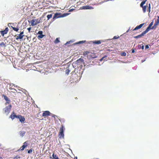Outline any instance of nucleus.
I'll use <instances>...</instances> for the list:
<instances>
[{
	"instance_id": "f257e3e1",
	"label": "nucleus",
	"mask_w": 159,
	"mask_h": 159,
	"mask_svg": "<svg viewBox=\"0 0 159 159\" xmlns=\"http://www.w3.org/2000/svg\"><path fill=\"white\" fill-rule=\"evenodd\" d=\"M68 15V14L67 13L62 14L60 13H56L53 16L51 21L52 22H53L57 19L64 17Z\"/></svg>"
},
{
	"instance_id": "f03ea898",
	"label": "nucleus",
	"mask_w": 159,
	"mask_h": 159,
	"mask_svg": "<svg viewBox=\"0 0 159 159\" xmlns=\"http://www.w3.org/2000/svg\"><path fill=\"white\" fill-rule=\"evenodd\" d=\"M84 55H87V58L89 59L97 57V56L95 53H92L89 51H86L85 52Z\"/></svg>"
},
{
	"instance_id": "7ed1b4c3",
	"label": "nucleus",
	"mask_w": 159,
	"mask_h": 159,
	"mask_svg": "<svg viewBox=\"0 0 159 159\" xmlns=\"http://www.w3.org/2000/svg\"><path fill=\"white\" fill-rule=\"evenodd\" d=\"M65 129L64 126L62 125L60 128V132L58 135V137L60 139L64 138V131Z\"/></svg>"
},
{
	"instance_id": "20e7f679",
	"label": "nucleus",
	"mask_w": 159,
	"mask_h": 159,
	"mask_svg": "<svg viewBox=\"0 0 159 159\" xmlns=\"http://www.w3.org/2000/svg\"><path fill=\"white\" fill-rule=\"evenodd\" d=\"M84 61L83 59L80 58L73 62V64L76 65L77 66H78L79 65L82 66L83 63H84Z\"/></svg>"
},
{
	"instance_id": "39448f33",
	"label": "nucleus",
	"mask_w": 159,
	"mask_h": 159,
	"mask_svg": "<svg viewBox=\"0 0 159 159\" xmlns=\"http://www.w3.org/2000/svg\"><path fill=\"white\" fill-rule=\"evenodd\" d=\"M147 1V0H143L142 2L140 4V7L142 8L143 13H145L146 12V8L148 7L147 5L144 6L143 5Z\"/></svg>"
},
{
	"instance_id": "423d86ee",
	"label": "nucleus",
	"mask_w": 159,
	"mask_h": 159,
	"mask_svg": "<svg viewBox=\"0 0 159 159\" xmlns=\"http://www.w3.org/2000/svg\"><path fill=\"white\" fill-rule=\"evenodd\" d=\"M11 105H9V106L6 107L3 110L4 113L7 115H8L9 113L11 110Z\"/></svg>"
},
{
	"instance_id": "0eeeda50",
	"label": "nucleus",
	"mask_w": 159,
	"mask_h": 159,
	"mask_svg": "<svg viewBox=\"0 0 159 159\" xmlns=\"http://www.w3.org/2000/svg\"><path fill=\"white\" fill-rule=\"evenodd\" d=\"M40 23V20L33 19L31 20V25L32 26H34L37 24Z\"/></svg>"
},
{
	"instance_id": "6e6552de",
	"label": "nucleus",
	"mask_w": 159,
	"mask_h": 159,
	"mask_svg": "<svg viewBox=\"0 0 159 159\" xmlns=\"http://www.w3.org/2000/svg\"><path fill=\"white\" fill-rule=\"evenodd\" d=\"M17 86L13 84H9V89L10 90H14L15 91H13L14 93H16L17 92L16 90L15 89V87H17Z\"/></svg>"
},
{
	"instance_id": "1a4fd4ad",
	"label": "nucleus",
	"mask_w": 159,
	"mask_h": 159,
	"mask_svg": "<svg viewBox=\"0 0 159 159\" xmlns=\"http://www.w3.org/2000/svg\"><path fill=\"white\" fill-rule=\"evenodd\" d=\"M8 27H7L5 28V29L3 30H1L0 32L3 36H4V34H7L8 31Z\"/></svg>"
},
{
	"instance_id": "9d476101",
	"label": "nucleus",
	"mask_w": 159,
	"mask_h": 159,
	"mask_svg": "<svg viewBox=\"0 0 159 159\" xmlns=\"http://www.w3.org/2000/svg\"><path fill=\"white\" fill-rule=\"evenodd\" d=\"M27 146L28 143L27 141H26L23 143V145L20 148L19 150L21 151H23Z\"/></svg>"
},
{
	"instance_id": "9b49d317",
	"label": "nucleus",
	"mask_w": 159,
	"mask_h": 159,
	"mask_svg": "<svg viewBox=\"0 0 159 159\" xmlns=\"http://www.w3.org/2000/svg\"><path fill=\"white\" fill-rule=\"evenodd\" d=\"M18 115H16L15 113L13 111L11 113L10 115V117L11 118L12 120H13L15 118H17L18 117Z\"/></svg>"
},
{
	"instance_id": "f8f14e48",
	"label": "nucleus",
	"mask_w": 159,
	"mask_h": 159,
	"mask_svg": "<svg viewBox=\"0 0 159 159\" xmlns=\"http://www.w3.org/2000/svg\"><path fill=\"white\" fill-rule=\"evenodd\" d=\"M153 21L152 22L147 28V29L145 30L147 33H148L151 29H152V27L151 28V27L153 25Z\"/></svg>"
},
{
	"instance_id": "ddd939ff",
	"label": "nucleus",
	"mask_w": 159,
	"mask_h": 159,
	"mask_svg": "<svg viewBox=\"0 0 159 159\" xmlns=\"http://www.w3.org/2000/svg\"><path fill=\"white\" fill-rule=\"evenodd\" d=\"M147 33L145 31H144L141 34L138 35L134 36V38L135 39H138L139 38H140L142 36H143L144 35V34H145Z\"/></svg>"
},
{
	"instance_id": "4468645a",
	"label": "nucleus",
	"mask_w": 159,
	"mask_h": 159,
	"mask_svg": "<svg viewBox=\"0 0 159 159\" xmlns=\"http://www.w3.org/2000/svg\"><path fill=\"white\" fill-rule=\"evenodd\" d=\"M3 96L4 97V99L6 101V102L5 103L6 105L9 104L10 103L11 101L9 99L8 97L5 95H3Z\"/></svg>"
},
{
	"instance_id": "2eb2a0df",
	"label": "nucleus",
	"mask_w": 159,
	"mask_h": 159,
	"mask_svg": "<svg viewBox=\"0 0 159 159\" xmlns=\"http://www.w3.org/2000/svg\"><path fill=\"white\" fill-rule=\"evenodd\" d=\"M18 117L17 118L18 119H19L20 121L22 122H24V121L25 120V119L24 116H21V115H18Z\"/></svg>"
},
{
	"instance_id": "dca6fc26",
	"label": "nucleus",
	"mask_w": 159,
	"mask_h": 159,
	"mask_svg": "<svg viewBox=\"0 0 159 159\" xmlns=\"http://www.w3.org/2000/svg\"><path fill=\"white\" fill-rule=\"evenodd\" d=\"M157 20L155 21V22L154 24V26L152 27V29H154L159 24V16H157Z\"/></svg>"
},
{
	"instance_id": "f3484780",
	"label": "nucleus",
	"mask_w": 159,
	"mask_h": 159,
	"mask_svg": "<svg viewBox=\"0 0 159 159\" xmlns=\"http://www.w3.org/2000/svg\"><path fill=\"white\" fill-rule=\"evenodd\" d=\"M50 112L48 111H43L42 116H43L46 117L49 116L50 115Z\"/></svg>"
},
{
	"instance_id": "a211bd4d",
	"label": "nucleus",
	"mask_w": 159,
	"mask_h": 159,
	"mask_svg": "<svg viewBox=\"0 0 159 159\" xmlns=\"http://www.w3.org/2000/svg\"><path fill=\"white\" fill-rule=\"evenodd\" d=\"M81 9H93V7L89 5H86L82 7Z\"/></svg>"
},
{
	"instance_id": "6ab92c4d",
	"label": "nucleus",
	"mask_w": 159,
	"mask_h": 159,
	"mask_svg": "<svg viewBox=\"0 0 159 159\" xmlns=\"http://www.w3.org/2000/svg\"><path fill=\"white\" fill-rule=\"evenodd\" d=\"M144 23H143L140 24L139 25L137 26L133 30V31L136 30L141 28L144 25Z\"/></svg>"
},
{
	"instance_id": "aec40b11",
	"label": "nucleus",
	"mask_w": 159,
	"mask_h": 159,
	"mask_svg": "<svg viewBox=\"0 0 159 159\" xmlns=\"http://www.w3.org/2000/svg\"><path fill=\"white\" fill-rule=\"evenodd\" d=\"M24 35H22L20 34H17V37L16 38V39L17 40L18 39H21L23 38Z\"/></svg>"
},
{
	"instance_id": "412c9836",
	"label": "nucleus",
	"mask_w": 159,
	"mask_h": 159,
	"mask_svg": "<svg viewBox=\"0 0 159 159\" xmlns=\"http://www.w3.org/2000/svg\"><path fill=\"white\" fill-rule=\"evenodd\" d=\"M93 43L94 44H100L101 43V41L100 40H97V41H93Z\"/></svg>"
},
{
	"instance_id": "4be33fe9",
	"label": "nucleus",
	"mask_w": 159,
	"mask_h": 159,
	"mask_svg": "<svg viewBox=\"0 0 159 159\" xmlns=\"http://www.w3.org/2000/svg\"><path fill=\"white\" fill-rule=\"evenodd\" d=\"M70 69L69 68V67H68L67 68L66 70V73L67 75H68L69 73L70 72Z\"/></svg>"
},
{
	"instance_id": "5701e85b",
	"label": "nucleus",
	"mask_w": 159,
	"mask_h": 159,
	"mask_svg": "<svg viewBox=\"0 0 159 159\" xmlns=\"http://www.w3.org/2000/svg\"><path fill=\"white\" fill-rule=\"evenodd\" d=\"M52 14H49L47 16V20H49L50 18H52Z\"/></svg>"
},
{
	"instance_id": "b1692460",
	"label": "nucleus",
	"mask_w": 159,
	"mask_h": 159,
	"mask_svg": "<svg viewBox=\"0 0 159 159\" xmlns=\"http://www.w3.org/2000/svg\"><path fill=\"white\" fill-rule=\"evenodd\" d=\"M52 157L53 159H59L58 157L56 154L53 153L52 154Z\"/></svg>"
},
{
	"instance_id": "393cba45",
	"label": "nucleus",
	"mask_w": 159,
	"mask_h": 159,
	"mask_svg": "<svg viewBox=\"0 0 159 159\" xmlns=\"http://www.w3.org/2000/svg\"><path fill=\"white\" fill-rule=\"evenodd\" d=\"M25 132L24 131H21L20 132V135L22 137L23 136L25 135Z\"/></svg>"
},
{
	"instance_id": "a878e982",
	"label": "nucleus",
	"mask_w": 159,
	"mask_h": 159,
	"mask_svg": "<svg viewBox=\"0 0 159 159\" xmlns=\"http://www.w3.org/2000/svg\"><path fill=\"white\" fill-rule=\"evenodd\" d=\"M44 36V35L43 34L39 35L37 36V38L38 39H40L42 38Z\"/></svg>"
},
{
	"instance_id": "bb28decb",
	"label": "nucleus",
	"mask_w": 159,
	"mask_h": 159,
	"mask_svg": "<svg viewBox=\"0 0 159 159\" xmlns=\"http://www.w3.org/2000/svg\"><path fill=\"white\" fill-rule=\"evenodd\" d=\"M107 55H105V56H104L100 60V61H102L104 60H106V61H107V59H104L105 58H106L107 57Z\"/></svg>"
},
{
	"instance_id": "cd10ccee",
	"label": "nucleus",
	"mask_w": 159,
	"mask_h": 159,
	"mask_svg": "<svg viewBox=\"0 0 159 159\" xmlns=\"http://www.w3.org/2000/svg\"><path fill=\"white\" fill-rule=\"evenodd\" d=\"M85 41H80L79 42H77L75 43L76 44H81V43H84L85 42Z\"/></svg>"
},
{
	"instance_id": "c85d7f7f",
	"label": "nucleus",
	"mask_w": 159,
	"mask_h": 159,
	"mask_svg": "<svg viewBox=\"0 0 159 159\" xmlns=\"http://www.w3.org/2000/svg\"><path fill=\"white\" fill-rule=\"evenodd\" d=\"M12 28L13 29V30L16 31H18L19 30V28H15V27H12Z\"/></svg>"
},
{
	"instance_id": "c756f323",
	"label": "nucleus",
	"mask_w": 159,
	"mask_h": 159,
	"mask_svg": "<svg viewBox=\"0 0 159 159\" xmlns=\"http://www.w3.org/2000/svg\"><path fill=\"white\" fill-rule=\"evenodd\" d=\"M5 46V45L3 42H2L1 43H0V47H3Z\"/></svg>"
},
{
	"instance_id": "7c9ffc66",
	"label": "nucleus",
	"mask_w": 159,
	"mask_h": 159,
	"mask_svg": "<svg viewBox=\"0 0 159 159\" xmlns=\"http://www.w3.org/2000/svg\"><path fill=\"white\" fill-rule=\"evenodd\" d=\"M60 42V41L59 40L58 38H57L54 41V43H58Z\"/></svg>"
},
{
	"instance_id": "2f4dec72",
	"label": "nucleus",
	"mask_w": 159,
	"mask_h": 159,
	"mask_svg": "<svg viewBox=\"0 0 159 159\" xmlns=\"http://www.w3.org/2000/svg\"><path fill=\"white\" fill-rule=\"evenodd\" d=\"M148 11L149 12H150L151 11V4L150 3L148 5Z\"/></svg>"
},
{
	"instance_id": "473e14b6",
	"label": "nucleus",
	"mask_w": 159,
	"mask_h": 159,
	"mask_svg": "<svg viewBox=\"0 0 159 159\" xmlns=\"http://www.w3.org/2000/svg\"><path fill=\"white\" fill-rule=\"evenodd\" d=\"M33 150L32 149H30V150H28V153H30L32 152Z\"/></svg>"
},
{
	"instance_id": "72a5a7b5",
	"label": "nucleus",
	"mask_w": 159,
	"mask_h": 159,
	"mask_svg": "<svg viewBox=\"0 0 159 159\" xmlns=\"http://www.w3.org/2000/svg\"><path fill=\"white\" fill-rule=\"evenodd\" d=\"M126 55V54L125 52H123L122 53L121 56H125Z\"/></svg>"
},
{
	"instance_id": "f704fd0d",
	"label": "nucleus",
	"mask_w": 159,
	"mask_h": 159,
	"mask_svg": "<svg viewBox=\"0 0 159 159\" xmlns=\"http://www.w3.org/2000/svg\"><path fill=\"white\" fill-rule=\"evenodd\" d=\"M20 158V157L18 156V155H17L14 158V159H18V158Z\"/></svg>"
},
{
	"instance_id": "c9c22d12",
	"label": "nucleus",
	"mask_w": 159,
	"mask_h": 159,
	"mask_svg": "<svg viewBox=\"0 0 159 159\" xmlns=\"http://www.w3.org/2000/svg\"><path fill=\"white\" fill-rule=\"evenodd\" d=\"M38 34L40 35L43 34V32L41 31H39L38 32Z\"/></svg>"
},
{
	"instance_id": "e433bc0d",
	"label": "nucleus",
	"mask_w": 159,
	"mask_h": 159,
	"mask_svg": "<svg viewBox=\"0 0 159 159\" xmlns=\"http://www.w3.org/2000/svg\"><path fill=\"white\" fill-rule=\"evenodd\" d=\"M118 38H119V36L117 37V36H114V37L113 39H118Z\"/></svg>"
},
{
	"instance_id": "4c0bfd02",
	"label": "nucleus",
	"mask_w": 159,
	"mask_h": 159,
	"mask_svg": "<svg viewBox=\"0 0 159 159\" xmlns=\"http://www.w3.org/2000/svg\"><path fill=\"white\" fill-rule=\"evenodd\" d=\"M31 29V27H29L27 28V30H28L29 32H30V30Z\"/></svg>"
},
{
	"instance_id": "58836bf2",
	"label": "nucleus",
	"mask_w": 159,
	"mask_h": 159,
	"mask_svg": "<svg viewBox=\"0 0 159 159\" xmlns=\"http://www.w3.org/2000/svg\"><path fill=\"white\" fill-rule=\"evenodd\" d=\"M149 48V47L148 45H147L145 46V48L146 49Z\"/></svg>"
},
{
	"instance_id": "ea45409f",
	"label": "nucleus",
	"mask_w": 159,
	"mask_h": 159,
	"mask_svg": "<svg viewBox=\"0 0 159 159\" xmlns=\"http://www.w3.org/2000/svg\"><path fill=\"white\" fill-rule=\"evenodd\" d=\"M24 34V32L23 31H22L20 33V34H21V35H24L23 34Z\"/></svg>"
},
{
	"instance_id": "a19ab883",
	"label": "nucleus",
	"mask_w": 159,
	"mask_h": 159,
	"mask_svg": "<svg viewBox=\"0 0 159 159\" xmlns=\"http://www.w3.org/2000/svg\"><path fill=\"white\" fill-rule=\"evenodd\" d=\"M134 52H135L134 49H132V53H134Z\"/></svg>"
},
{
	"instance_id": "79ce46f5",
	"label": "nucleus",
	"mask_w": 159,
	"mask_h": 159,
	"mask_svg": "<svg viewBox=\"0 0 159 159\" xmlns=\"http://www.w3.org/2000/svg\"><path fill=\"white\" fill-rule=\"evenodd\" d=\"M144 48V46L143 45L142 47V49H143Z\"/></svg>"
},
{
	"instance_id": "37998d69",
	"label": "nucleus",
	"mask_w": 159,
	"mask_h": 159,
	"mask_svg": "<svg viewBox=\"0 0 159 159\" xmlns=\"http://www.w3.org/2000/svg\"><path fill=\"white\" fill-rule=\"evenodd\" d=\"M74 159H77V157H75V158H74Z\"/></svg>"
},
{
	"instance_id": "c03bdc74",
	"label": "nucleus",
	"mask_w": 159,
	"mask_h": 159,
	"mask_svg": "<svg viewBox=\"0 0 159 159\" xmlns=\"http://www.w3.org/2000/svg\"><path fill=\"white\" fill-rule=\"evenodd\" d=\"M55 115H53L52 116L53 117H55Z\"/></svg>"
},
{
	"instance_id": "a18cd8bd",
	"label": "nucleus",
	"mask_w": 159,
	"mask_h": 159,
	"mask_svg": "<svg viewBox=\"0 0 159 159\" xmlns=\"http://www.w3.org/2000/svg\"><path fill=\"white\" fill-rule=\"evenodd\" d=\"M13 90V91H12V92H13V91H15L14 90Z\"/></svg>"
},
{
	"instance_id": "49530a36",
	"label": "nucleus",
	"mask_w": 159,
	"mask_h": 159,
	"mask_svg": "<svg viewBox=\"0 0 159 159\" xmlns=\"http://www.w3.org/2000/svg\"><path fill=\"white\" fill-rule=\"evenodd\" d=\"M129 30L127 31V32L129 31Z\"/></svg>"
},
{
	"instance_id": "de8ad7c7",
	"label": "nucleus",
	"mask_w": 159,
	"mask_h": 159,
	"mask_svg": "<svg viewBox=\"0 0 159 159\" xmlns=\"http://www.w3.org/2000/svg\"><path fill=\"white\" fill-rule=\"evenodd\" d=\"M68 43V42H67L66 43Z\"/></svg>"
},
{
	"instance_id": "09e8293b",
	"label": "nucleus",
	"mask_w": 159,
	"mask_h": 159,
	"mask_svg": "<svg viewBox=\"0 0 159 159\" xmlns=\"http://www.w3.org/2000/svg\"><path fill=\"white\" fill-rule=\"evenodd\" d=\"M0 158H1V157H0Z\"/></svg>"
}]
</instances>
